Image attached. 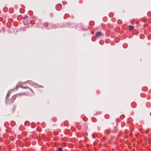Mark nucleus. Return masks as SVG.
I'll return each mask as SVG.
<instances>
[{"mask_svg": "<svg viewBox=\"0 0 151 151\" xmlns=\"http://www.w3.org/2000/svg\"><path fill=\"white\" fill-rule=\"evenodd\" d=\"M148 130H147V131H146V133H147L148 132Z\"/></svg>", "mask_w": 151, "mask_h": 151, "instance_id": "5", "label": "nucleus"}, {"mask_svg": "<svg viewBox=\"0 0 151 151\" xmlns=\"http://www.w3.org/2000/svg\"><path fill=\"white\" fill-rule=\"evenodd\" d=\"M96 36L97 37H98L100 35H102L101 32H98L96 34Z\"/></svg>", "mask_w": 151, "mask_h": 151, "instance_id": "2", "label": "nucleus"}, {"mask_svg": "<svg viewBox=\"0 0 151 151\" xmlns=\"http://www.w3.org/2000/svg\"><path fill=\"white\" fill-rule=\"evenodd\" d=\"M56 151H58V150H56Z\"/></svg>", "mask_w": 151, "mask_h": 151, "instance_id": "6", "label": "nucleus"}, {"mask_svg": "<svg viewBox=\"0 0 151 151\" xmlns=\"http://www.w3.org/2000/svg\"><path fill=\"white\" fill-rule=\"evenodd\" d=\"M58 151H63L61 148H59L58 149Z\"/></svg>", "mask_w": 151, "mask_h": 151, "instance_id": "4", "label": "nucleus"}, {"mask_svg": "<svg viewBox=\"0 0 151 151\" xmlns=\"http://www.w3.org/2000/svg\"><path fill=\"white\" fill-rule=\"evenodd\" d=\"M134 26L132 25H129V29L130 30H132L134 28Z\"/></svg>", "mask_w": 151, "mask_h": 151, "instance_id": "3", "label": "nucleus"}, {"mask_svg": "<svg viewBox=\"0 0 151 151\" xmlns=\"http://www.w3.org/2000/svg\"><path fill=\"white\" fill-rule=\"evenodd\" d=\"M16 98V95H14L12 97L11 101V103H12L14 102V101L15 100Z\"/></svg>", "mask_w": 151, "mask_h": 151, "instance_id": "1", "label": "nucleus"}]
</instances>
